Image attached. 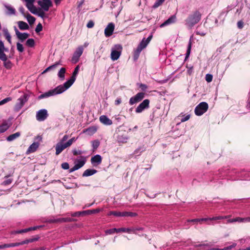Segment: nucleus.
I'll return each instance as SVG.
<instances>
[{
	"instance_id": "1",
	"label": "nucleus",
	"mask_w": 250,
	"mask_h": 250,
	"mask_svg": "<svg viewBox=\"0 0 250 250\" xmlns=\"http://www.w3.org/2000/svg\"><path fill=\"white\" fill-rule=\"evenodd\" d=\"M201 13L198 10H195L189 14L185 20L186 26L191 28L194 25L198 23L201 19Z\"/></svg>"
},
{
	"instance_id": "2",
	"label": "nucleus",
	"mask_w": 250,
	"mask_h": 250,
	"mask_svg": "<svg viewBox=\"0 0 250 250\" xmlns=\"http://www.w3.org/2000/svg\"><path fill=\"white\" fill-rule=\"evenodd\" d=\"M66 90V88L64 87L63 85H59L54 89L50 90L40 95L39 96L38 99H42L43 98L49 97L50 96L60 94L63 93Z\"/></svg>"
},
{
	"instance_id": "3",
	"label": "nucleus",
	"mask_w": 250,
	"mask_h": 250,
	"mask_svg": "<svg viewBox=\"0 0 250 250\" xmlns=\"http://www.w3.org/2000/svg\"><path fill=\"white\" fill-rule=\"evenodd\" d=\"M208 108V103L205 102L200 103L198 104L194 110V112L197 116H201L205 113Z\"/></svg>"
},
{
	"instance_id": "4",
	"label": "nucleus",
	"mask_w": 250,
	"mask_h": 250,
	"mask_svg": "<svg viewBox=\"0 0 250 250\" xmlns=\"http://www.w3.org/2000/svg\"><path fill=\"white\" fill-rule=\"evenodd\" d=\"M80 67L79 65H77L74 69V70L72 73V76H71L69 80L65 82L62 85L67 90L75 82L76 79V76L78 73Z\"/></svg>"
},
{
	"instance_id": "5",
	"label": "nucleus",
	"mask_w": 250,
	"mask_h": 250,
	"mask_svg": "<svg viewBox=\"0 0 250 250\" xmlns=\"http://www.w3.org/2000/svg\"><path fill=\"white\" fill-rule=\"evenodd\" d=\"M122 50V47L120 44L115 45L114 49H112L111 53V59L112 61H116L120 57Z\"/></svg>"
},
{
	"instance_id": "6",
	"label": "nucleus",
	"mask_w": 250,
	"mask_h": 250,
	"mask_svg": "<svg viewBox=\"0 0 250 250\" xmlns=\"http://www.w3.org/2000/svg\"><path fill=\"white\" fill-rule=\"evenodd\" d=\"M150 101L148 99L144 100L135 109L136 113H142L144 110L149 107Z\"/></svg>"
},
{
	"instance_id": "7",
	"label": "nucleus",
	"mask_w": 250,
	"mask_h": 250,
	"mask_svg": "<svg viewBox=\"0 0 250 250\" xmlns=\"http://www.w3.org/2000/svg\"><path fill=\"white\" fill-rule=\"evenodd\" d=\"M29 95L27 94H24L22 96L18 99V102L16 104V108L20 109L23 106L24 104L28 101Z\"/></svg>"
},
{
	"instance_id": "8",
	"label": "nucleus",
	"mask_w": 250,
	"mask_h": 250,
	"mask_svg": "<svg viewBox=\"0 0 250 250\" xmlns=\"http://www.w3.org/2000/svg\"><path fill=\"white\" fill-rule=\"evenodd\" d=\"M145 97V93L143 92L138 93L134 96L131 97L129 100V104L133 105L141 102Z\"/></svg>"
},
{
	"instance_id": "9",
	"label": "nucleus",
	"mask_w": 250,
	"mask_h": 250,
	"mask_svg": "<svg viewBox=\"0 0 250 250\" xmlns=\"http://www.w3.org/2000/svg\"><path fill=\"white\" fill-rule=\"evenodd\" d=\"M83 51V48L82 46H79L73 54L72 58V61L74 62H77L79 60V58L82 55Z\"/></svg>"
},
{
	"instance_id": "10",
	"label": "nucleus",
	"mask_w": 250,
	"mask_h": 250,
	"mask_svg": "<svg viewBox=\"0 0 250 250\" xmlns=\"http://www.w3.org/2000/svg\"><path fill=\"white\" fill-rule=\"evenodd\" d=\"M114 29V23L113 22L109 23L104 29V34L105 36L106 37H110L113 34Z\"/></svg>"
},
{
	"instance_id": "11",
	"label": "nucleus",
	"mask_w": 250,
	"mask_h": 250,
	"mask_svg": "<svg viewBox=\"0 0 250 250\" xmlns=\"http://www.w3.org/2000/svg\"><path fill=\"white\" fill-rule=\"evenodd\" d=\"M47 111L46 109H41L37 112L36 119L39 121H43L47 117Z\"/></svg>"
},
{
	"instance_id": "12",
	"label": "nucleus",
	"mask_w": 250,
	"mask_h": 250,
	"mask_svg": "<svg viewBox=\"0 0 250 250\" xmlns=\"http://www.w3.org/2000/svg\"><path fill=\"white\" fill-rule=\"evenodd\" d=\"M39 1L38 4L45 11L49 10L50 7L52 6V3L51 0H42Z\"/></svg>"
},
{
	"instance_id": "13",
	"label": "nucleus",
	"mask_w": 250,
	"mask_h": 250,
	"mask_svg": "<svg viewBox=\"0 0 250 250\" xmlns=\"http://www.w3.org/2000/svg\"><path fill=\"white\" fill-rule=\"evenodd\" d=\"M117 140L120 144H123L125 143V133L123 130L119 129L116 131Z\"/></svg>"
},
{
	"instance_id": "14",
	"label": "nucleus",
	"mask_w": 250,
	"mask_h": 250,
	"mask_svg": "<svg viewBox=\"0 0 250 250\" xmlns=\"http://www.w3.org/2000/svg\"><path fill=\"white\" fill-rule=\"evenodd\" d=\"M16 34L17 35V38L19 39V40L21 42H23L24 40H25L26 39H27L29 36V34L27 33H21L18 29L16 28V27H15L14 28Z\"/></svg>"
},
{
	"instance_id": "15",
	"label": "nucleus",
	"mask_w": 250,
	"mask_h": 250,
	"mask_svg": "<svg viewBox=\"0 0 250 250\" xmlns=\"http://www.w3.org/2000/svg\"><path fill=\"white\" fill-rule=\"evenodd\" d=\"M102 158L101 155L97 154L91 159V163L94 166H97L101 164Z\"/></svg>"
},
{
	"instance_id": "16",
	"label": "nucleus",
	"mask_w": 250,
	"mask_h": 250,
	"mask_svg": "<svg viewBox=\"0 0 250 250\" xmlns=\"http://www.w3.org/2000/svg\"><path fill=\"white\" fill-rule=\"evenodd\" d=\"M67 147L65 144H62V142L58 143L56 146V155H59L65 148Z\"/></svg>"
},
{
	"instance_id": "17",
	"label": "nucleus",
	"mask_w": 250,
	"mask_h": 250,
	"mask_svg": "<svg viewBox=\"0 0 250 250\" xmlns=\"http://www.w3.org/2000/svg\"><path fill=\"white\" fill-rule=\"evenodd\" d=\"M99 120L101 123L106 125H110L112 124V121L105 115L101 116Z\"/></svg>"
},
{
	"instance_id": "18",
	"label": "nucleus",
	"mask_w": 250,
	"mask_h": 250,
	"mask_svg": "<svg viewBox=\"0 0 250 250\" xmlns=\"http://www.w3.org/2000/svg\"><path fill=\"white\" fill-rule=\"evenodd\" d=\"M176 16L175 15H173L169 17L167 20H166L165 22H164L162 24H161L160 27H163L166 25L168 24L173 23L176 21Z\"/></svg>"
},
{
	"instance_id": "19",
	"label": "nucleus",
	"mask_w": 250,
	"mask_h": 250,
	"mask_svg": "<svg viewBox=\"0 0 250 250\" xmlns=\"http://www.w3.org/2000/svg\"><path fill=\"white\" fill-rule=\"evenodd\" d=\"M34 2H31V3H27L26 4V6L32 13L36 14L37 13V9L36 7L34 5Z\"/></svg>"
},
{
	"instance_id": "20",
	"label": "nucleus",
	"mask_w": 250,
	"mask_h": 250,
	"mask_svg": "<svg viewBox=\"0 0 250 250\" xmlns=\"http://www.w3.org/2000/svg\"><path fill=\"white\" fill-rule=\"evenodd\" d=\"M97 170L94 169H87L83 173V177H87L96 173Z\"/></svg>"
},
{
	"instance_id": "21",
	"label": "nucleus",
	"mask_w": 250,
	"mask_h": 250,
	"mask_svg": "<svg viewBox=\"0 0 250 250\" xmlns=\"http://www.w3.org/2000/svg\"><path fill=\"white\" fill-rule=\"evenodd\" d=\"M10 125H8V122L6 121H4L0 125V133H3L6 131Z\"/></svg>"
},
{
	"instance_id": "22",
	"label": "nucleus",
	"mask_w": 250,
	"mask_h": 250,
	"mask_svg": "<svg viewBox=\"0 0 250 250\" xmlns=\"http://www.w3.org/2000/svg\"><path fill=\"white\" fill-rule=\"evenodd\" d=\"M18 26L21 30H28L29 26L28 24L23 21H19L18 22Z\"/></svg>"
},
{
	"instance_id": "23",
	"label": "nucleus",
	"mask_w": 250,
	"mask_h": 250,
	"mask_svg": "<svg viewBox=\"0 0 250 250\" xmlns=\"http://www.w3.org/2000/svg\"><path fill=\"white\" fill-rule=\"evenodd\" d=\"M107 215L108 216L110 215H114L115 216H125V212H119V211H109Z\"/></svg>"
},
{
	"instance_id": "24",
	"label": "nucleus",
	"mask_w": 250,
	"mask_h": 250,
	"mask_svg": "<svg viewBox=\"0 0 250 250\" xmlns=\"http://www.w3.org/2000/svg\"><path fill=\"white\" fill-rule=\"evenodd\" d=\"M20 135H21L20 132H17L15 133H14V134H11V135H9V136H8L6 140L10 142V141H13L14 140L17 139V138L20 137Z\"/></svg>"
},
{
	"instance_id": "25",
	"label": "nucleus",
	"mask_w": 250,
	"mask_h": 250,
	"mask_svg": "<svg viewBox=\"0 0 250 250\" xmlns=\"http://www.w3.org/2000/svg\"><path fill=\"white\" fill-rule=\"evenodd\" d=\"M38 146L39 145L38 143H34L31 145H30V146L28 147L27 152L29 153L35 152L38 147Z\"/></svg>"
},
{
	"instance_id": "26",
	"label": "nucleus",
	"mask_w": 250,
	"mask_h": 250,
	"mask_svg": "<svg viewBox=\"0 0 250 250\" xmlns=\"http://www.w3.org/2000/svg\"><path fill=\"white\" fill-rule=\"evenodd\" d=\"M101 211L100 208H96L90 210H86L83 211V212L84 213V215H90L92 214H95L99 213Z\"/></svg>"
},
{
	"instance_id": "27",
	"label": "nucleus",
	"mask_w": 250,
	"mask_h": 250,
	"mask_svg": "<svg viewBox=\"0 0 250 250\" xmlns=\"http://www.w3.org/2000/svg\"><path fill=\"white\" fill-rule=\"evenodd\" d=\"M81 158L82 160H78L77 161V164H75L76 165H77L78 167L79 168H81L82 167H83L84 165L85 164V162H86V158L85 157H83V156H81Z\"/></svg>"
},
{
	"instance_id": "28",
	"label": "nucleus",
	"mask_w": 250,
	"mask_h": 250,
	"mask_svg": "<svg viewBox=\"0 0 250 250\" xmlns=\"http://www.w3.org/2000/svg\"><path fill=\"white\" fill-rule=\"evenodd\" d=\"M47 222L49 223H61V218H55L54 217L48 219Z\"/></svg>"
},
{
	"instance_id": "29",
	"label": "nucleus",
	"mask_w": 250,
	"mask_h": 250,
	"mask_svg": "<svg viewBox=\"0 0 250 250\" xmlns=\"http://www.w3.org/2000/svg\"><path fill=\"white\" fill-rule=\"evenodd\" d=\"M66 71V69L64 67H62L60 69L59 73H58V77L61 79L62 81L64 80V74Z\"/></svg>"
},
{
	"instance_id": "30",
	"label": "nucleus",
	"mask_w": 250,
	"mask_h": 250,
	"mask_svg": "<svg viewBox=\"0 0 250 250\" xmlns=\"http://www.w3.org/2000/svg\"><path fill=\"white\" fill-rule=\"evenodd\" d=\"M61 223L64 222H72L77 221V219L71 217L61 218Z\"/></svg>"
},
{
	"instance_id": "31",
	"label": "nucleus",
	"mask_w": 250,
	"mask_h": 250,
	"mask_svg": "<svg viewBox=\"0 0 250 250\" xmlns=\"http://www.w3.org/2000/svg\"><path fill=\"white\" fill-rule=\"evenodd\" d=\"M3 62V65L6 69H10L12 68V67L13 66V64L10 61L8 60L7 59L6 61H4Z\"/></svg>"
},
{
	"instance_id": "32",
	"label": "nucleus",
	"mask_w": 250,
	"mask_h": 250,
	"mask_svg": "<svg viewBox=\"0 0 250 250\" xmlns=\"http://www.w3.org/2000/svg\"><path fill=\"white\" fill-rule=\"evenodd\" d=\"M25 44L29 47H33L35 44V41L33 39H28L26 41Z\"/></svg>"
},
{
	"instance_id": "33",
	"label": "nucleus",
	"mask_w": 250,
	"mask_h": 250,
	"mask_svg": "<svg viewBox=\"0 0 250 250\" xmlns=\"http://www.w3.org/2000/svg\"><path fill=\"white\" fill-rule=\"evenodd\" d=\"M5 8L7 9V14L9 15H14L16 13L15 9L9 5H5Z\"/></svg>"
},
{
	"instance_id": "34",
	"label": "nucleus",
	"mask_w": 250,
	"mask_h": 250,
	"mask_svg": "<svg viewBox=\"0 0 250 250\" xmlns=\"http://www.w3.org/2000/svg\"><path fill=\"white\" fill-rule=\"evenodd\" d=\"M147 44H148L146 43V42L145 39L144 38L140 43L139 45L138 46L137 48L142 50L143 49L146 47Z\"/></svg>"
},
{
	"instance_id": "35",
	"label": "nucleus",
	"mask_w": 250,
	"mask_h": 250,
	"mask_svg": "<svg viewBox=\"0 0 250 250\" xmlns=\"http://www.w3.org/2000/svg\"><path fill=\"white\" fill-rule=\"evenodd\" d=\"M191 42L190 41H189L188 44L187 53L186 54L185 61H187L189 56L190 51H191Z\"/></svg>"
},
{
	"instance_id": "36",
	"label": "nucleus",
	"mask_w": 250,
	"mask_h": 250,
	"mask_svg": "<svg viewBox=\"0 0 250 250\" xmlns=\"http://www.w3.org/2000/svg\"><path fill=\"white\" fill-rule=\"evenodd\" d=\"M26 18L28 22L30 25L33 24L35 22L36 19L29 14H28Z\"/></svg>"
},
{
	"instance_id": "37",
	"label": "nucleus",
	"mask_w": 250,
	"mask_h": 250,
	"mask_svg": "<svg viewBox=\"0 0 250 250\" xmlns=\"http://www.w3.org/2000/svg\"><path fill=\"white\" fill-rule=\"evenodd\" d=\"M229 217V216H219L217 217H214L212 218H209V220L212 221V220H221L223 219H226Z\"/></svg>"
},
{
	"instance_id": "38",
	"label": "nucleus",
	"mask_w": 250,
	"mask_h": 250,
	"mask_svg": "<svg viewBox=\"0 0 250 250\" xmlns=\"http://www.w3.org/2000/svg\"><path fill=\"white\" fill-rule=\"evenodd\" d=\"M165 0H157L156 1V2L154 3V5H153V8H156L158 7L159 6L161 5L163 2L165 1Z\"/></svg>"
},
{
	"instance_id": "39",
	"label": "nucleus",
	"mask_w": 250,
	"mask_h": 250,
	"mask_svg": "<svg viewBox=\"0 0 250 250\" xmlns=\"http://www.w3.org/2000/svg\"><path fill=\"white\" fill-rule=\"evenodd\" d=\"M152 188H147V190L146 191V193L147 196L150 198H154L155 197V194L152 193L151 190Z\"/></svg>"
},
{
	"instance_id": "40",
	"label": "nucleus",
	"mask_w": 250,
	"mask_h": 250,
	"mask_svg": "<svg viewBox=\"0 0 250 250\" xmlns=\"http://www.w3.org/2000/svg\"><path fill=\"white\" fill-rule=\"evenodd\" d=\"M142 51V50L139 49V48H137L136 50L134 52V59L135 60H136L139 58V56L140 55V53Z\"/></svg>"
},
{
	"instance_id": "41",
	"label": "nucleus",
	"mask_w": 250,
	"mask_h": 250,
	"mask_svg": "<svg viewBox=\"0 0 250 250\" xmlns=\"http://www.w3.org/2000/svg\"><path fill=\"white\" fill-rule=\"evenodd\" d=\"M92 147L94 150L96 149L100 145V142L98 140H94L92 142Z\"/></svg>"
},
{
	"instance_id": "42",
	"label": "nucleus",
	"mask_w": 250,
	"mask_h": 250,
	"mask_svg": "<svg viewBox=\"0 0 250 250\" xmlns=\"http://www.w3.org/2000/svg\"><path fill=\"white\" fill-rule=\"evenodd\" d=\"M4 36L5 37L6 39L7 40V41L10 43H11V37L10 36V34L8 32L7 30L4 31Z\"/></svg>"
},
{
	"instance_id": "43",
	"label": "nucleus",
	"mask_w": 250,
	"mask_h": 250,
	"mask_svg": "<svg viewBox=\"0 0 250 250\" xmlns=\"http://www.w3.org/2000/svg\"><path fill=\"white\" fill-rule=\"evenodd\" d=\"M17 48L19 52L22 53L24 51V48L22 44L20 42L17 43Z\"/></svg>"
},
{
	"instance_id": "44",
	"label": "nucleus",
	"mask_w": 250,
	"mask_h": 250,
	"mask_svg": "<svg viewBox=\"0 0 250 250\" xmlns=\"http://www.w3.org/2000/svg\"><path fill=\"white\" fill-rule=\"evenodd\" d=\"M235 222H238L240 223H242V218L241 217H236L234 219H229L228 220V223H233Z\"/></svg>"
},
{
	"instance_id": "45",
	"label": "nucleus",
	"mask_w": 250,
	"mask_h": 250,
	"mask_svg": "<svg viewBox=\"0 0 250 250\" xmlns=\"http://www.w3.org/2000/svg\"><path fill=\"white\" fill-rule=\"evenodd\" d=\"M81 215H85L84 213L82 211H77L71 214L72 217H80Z\"/></svg>"
},
{
	"instance_id": "46",
	"label": "nucleus",
	"mask_w": 250,
	"mask_h": 250,
	"mask_svg": "<svg viewBox=\"0 0 250 250\" xmlns=\"http://www.w3.org/2000/svg\"><path fill=\"white\" fill-rule=\"evenodd\" d=\"M7 57L4 53V51H0V60L2 61H6Z\"/></svg>"
},
{
	"instance_id": "47",
	"label": "nucleus",
	"mask_w": 250,
	"mask_h": 250,
	"mask_svg": "<svg viewBox=\"0 0 250 250\" xmlns=\"http://www.w3.org/2000/svg\"><path fill=\"white\" fill-rule=\"evenodd\" d=\"M116 230V228H112L111 229L106 230L105 231V232L106 234H112L115 233Z\"/></svg>"
},
{
	"instance_id": "48",
	"label": "nucleus",
	"mask_w": 250,
	"mask_h": 250,
	"mask_svg": "<svg viewBox=\"0 0 250 250\" xmlns=\"http://www.w3.org/2000/svg\"><path fill=\"white\" fill-rule=\"evenodd\" d=\"M34 242V241L33 240V238H32L27 239L25 240H23V241L21 242V245H24V244H27L29 243H32Z\"/></svg>"
},
{
	"instance_id": "49",
	"label": "nucleus",
	"mask_w": 250,
	"mask_h": 250,
	"mask_svg": "<svg viewBox=\"0 0 250 250\" xmlns=\"http://www.w3.org/2000/svg\"><path fill=\"white\" fill-rule=\"evenodd\" d=\"M29 230L28 229V228L25 229H22L19 230L15 231L13 232V234H19V233H26L28 232Z\"/></svg>"
},
{
	"instance_id": "50",
	"label": "nucleus",
	"mask_w": 250,
	"mask_h": 250,
	"mask_svg": "<svg viewBox=\"0 0 250 250\" xmlns=\"http://www.w3.org/2000/svg\"><path fill=\"white\" fill-rule=\"evenodd\" d=\"M12 100V98L11 97H7L3 100L0 101V105H2L9 101H11Z\"/></svg>"
},
{
	"instance_id": "51",
	"label": "nucleus",
	"mask_w": 250,
	"mask_h": 250,
	"mask_svg": "<svg viewBox=\"0 0 250 250\" xmlns=\"http://www.w3.org/2000/svg\"><path fill=\"white\" fill-rule=\"evenodd\" d=\"M73 154L75 156H77L79 155H81L83 153V152L81 150H76L74 149L72 151Z\"/></svg>"
},
{
	"instance_id": "52",
	"label": "nucleus",
	"mask_w": 250,
	"mask_h": 250,
	"mask_svg": "<svg viewBox=\"0 0 250 250\" xmlns=\"http://www.w3.org/2000/svg\"><path fill=\"white\" fill-rule=\"evenodd\" d=\"M42 30V26L41 23H38L37 25L36 28L35 29V31L36 33H39Z\"/></svg>"
},
{
	"instance_id": "53",
	"label": "nucleus",
	"mask_w": 250,
	"mask_h": 250,
	"mask_svg": "<svg viewBox=\"0 0 250 250\" xmlns=\"http://www.w3.org/2000/svg\"><path fill=\"white\" fill-rule=\"evenodd\" d=\"M12 180L11 179H6L2 182V185L4 186H8L12 183Z\"/></svg>"
},
{
	"instance_id": "54",
	"label": "nucleus",
	"mask_w": 250,
	"mask_h": 250,
	"mask_svg": "<svg viewBox=\"0 0 250 250\" xmlns=\"http://www.w3.org/2000/svg\"><path fill=\"white\" fill-rule=\"evenodd\" d=\"M94 26V22L92 20L89 21L86 25V27L88 28H91L93 27Z\"/></svg>"
},
{
	"instance_id": "55",
	"label": "nucleus",
	"mask_w": 250,
	"mask_h": 250,
	"mask_svg": "<svg viewBox=\"0 0 250 250\" xmlns=\"http://www.w3.org/2000/svg\"><path fill=\"white\" fill-rule=\"evenodd\" d=\"M61 166L63 169H68L69 168V165L68 163L66 162L62 163Z\"/></svg>"
},
{
	"instance_id": "56",
	"label": "nucleus",
	"mask_w": 250,
	"mask_h": 250,
	"mask_svg": "<svg viewBox=\"0 0 250 250\" xmlns=\"http://www.w3.org/2000/svg\"><path fill=\"white\" fill-rule=\"evenodd\" d=\"M206 80L207 82H211L212 80V76L211 74H207L206 76Z\"/></svg>"
},
{
	"instance_id": "57",
	"label": "nucleus",
	"mask_w": 250,
	"mask_h": 250,
	"mask_svg": "<svg viewBox=\"0 0 250 250\" xmlns=\"http://www.w3.org/2000/svg\"><path fill=\"white\" fill-rule=\"evenodd\" d=\"M136 215V213L135 212H132L130 211H126V217H133Z\"/></svg>"
},
{
	"instance_id": "58",
	"label": "nucleus",
	"mask_w": 250,
	"mask_h": 250,
	"mask_svg": "<svg viewBox=\"0 0 250 250\" xmlns=\"http://www.w3.org/2000/svg\"><path fill=\"white\" fill-rule=\"evenodd\" d=\"M87 131H88L89 132H91L92 133H94L97 131V128L93 126V127H89L87 129Z\"/></svg>"
},
{
	"instance_id": "59",
	"label": "nucleus",
	"mask_w": 250,
	"mask_h": 250,
	"mask_svg": "<svg viewBox=\"0 0 250 250\" xmlns=\"http://www.w3.org/2000/svg\"><path fill=\"white\" fill-rule=\"evenodd\" d=\"M21 245V242L12 243L9 244L10 248L14 247H18V246H20Z\"/></svg>"
},
{
	"instance_id": "60",
	"label": "nucleus",
	"mask_w": 250,
	"mask_h": 250,
	"mask_svg": "<svg viewBox=\"0 0 250 250\" xmlns=\"http://www.w3.org/2000/svg\"><path fill=\"white\" fill-rule=\"evenodd\" d=\"M59 64H61V61H60L56 62L55 64H54L53 65H50L49 67L51 68V69H54V68H56L57 65H58Z\"/></svg>"
},
{
	"instance_id": "61",
	"label": "nucleus",
	"mask_w": 250,
	"mask_h": 250,
	"mask_svg": "<svg viewBox=\"0 0 250 250\" xmlns=\"http://www.w3.org/2000/svg\"><path fill=\"white\" fill-rule=\"evenodd\" d=\"M237 24L238 28L239 29L243 28L244 26V22H243L242 21H238Z\"/></svg>"
},
{
	"instance_id": "62",
	"label": "nucleus",
	"mask_w": 250,
	"mask_h": 250,
	"mask_svg": "<svg viewBox=\"0 0 250 250\" xmlns=\"http://www.w3.org/2000/svg\"><path fill=\"white\" fill-rule=\"evenodd\" d=\"M79 169V168L78 167L77 165H75L73 167H72L71 168H70L69 169V172L70 173L72 172H73L76 170H78Z\"/></svg>"
},
{
	"instance_id": "63",
	"label": "nucleus",
	"mask_w": 250,
	"mask_h": 250,
	"mask_svg": "<svg viewBox=\"0 0 250 250\" xmlns=\"http://www.w3.org/2000/svg\"><path fill=\"white\" fill-rule=\"evenodd\" d=\"M190 115H188L186 116H185L184 118H183L182 119H181V122H186L190 118Z\"/></svg>"
},
{
	"instance_id": "64",
	"label": "nucleus",
	"mask_w": 250,
	"mask_h": 250,
	"mask_svg": "<svg viewBox=\"0 0 250 250\" xmlns=\"http://www.w3.org/2000/svg\"><path fill=\"white\" fill-rule=\"evenodd\" d=\"M140 88H141L143 91H145L147 88V86L145 84L141 83L140 85Z\"/></svg>"
}]
</instances>
